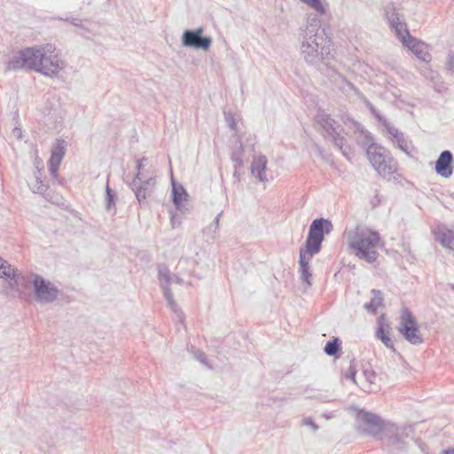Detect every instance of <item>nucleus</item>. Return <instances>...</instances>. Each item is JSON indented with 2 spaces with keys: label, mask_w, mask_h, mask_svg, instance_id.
Here are the masks:
<instances>
[{
  "label": "nucleus",
  "mask_w": 454,
  "mask_h": 454,
  "mask_svg": "<svg viewBox=\"0 0 454 454\" xmlns=\"http://www.w3.org/2000/svg\"><path fill=\"white\" fill-rule=\"evenodd\" d=\"M434 239L445 248L454 249V230L438 225L434 230Z\"/></svg>",
  "instance_id": "nucleus-17"
},
{
  "label": "nucleus",
  "mask_w": 454,
  "mask_h": 454,
  "mask_svg": "<svg viewBox=\"0 0 454 454\" xmlns=\"http://www.w3.org/2000/svg\"><path fill=\"white\" fill-rule=\"evenodd\" d=\"M332 223L324 218L315 219L309 226V234L304 245L300 248L299 272L306 287L312 285V269L310 262L313 256L320 252L324 235L333 231Z\"/></svg>",
  "instance_id": "nucleus-3"
},
{
  "label": "nucleus",
  "mask_w": 454,
  "mask_h": 454,
  "mask_svg": "<svg viewBox=\"0 0 454 454\" xmlns=\"http://www.w3.org/2000/svg\"><path fill=\"white\" fill-rule=\"evenodd\" d=\"M343 237L352 254L368 263L377 261L379 251L384 247L380 233L364 224L346 229Z\"/></svg>",
  "instance_id": "nucleus-1"
},
{
  "label": "nucleus",
  "mask_w": 454,
  "mask_h": 454,
  "mask_svg": "<svg viewBox=\"0 0 454 454\" xmlns=\"http://www.w3.org/2000/svg\"><path fill=\"white\" fill-rule=\"evenodd\" d=\"M316 120L325 129L327 136L333 139L334 145L342 151L343 154L347 155L346 148H344V138L340 136V127L336 126V121L325 112H319Z\"/></svg>",
  "instance_id": "nucleus-11"
},
{
  "label": "nucleus",
  "mask_w": 454,
  "mask_h": 454,
  "mask_svg": "<svg viewBox=\"0 0 454 454\" xmlns=\"http://www.w3.org/2000/svg\"><path fill=\"white\" fill-rule=\"evenodd\" d=\"M340 349V341L338 338H334L333 340H330L325 346V352L328 356H335L337 352Z\"/></svg>",
  "instance_id": "nucleus-27"
},
{
  "label": "nucleus",
  "mask_w": 454,
  "mask_h": 454,
  "mask_svg": "<svg viewBox=\"0 0 454 454\" xmlns=\"http://www.w3.org/2000/svg\"><path fill=\"white\" fill-rule=\"evenodd\" d=\"M60 164L49 161V172L52 179H57L58 170Z\"/></svg>",
  "instance_id": "nucleus-36"
},
{
  "label": "nucleus",
  "mask_w": 454,
  "mask_h": 454,
  "mask_svg": "<svg viewBox=\"0 0 454 454\" xmlns=\"http://www.w3.org/2000/svg\"><path fill=\"white\" fill-rule=\"evenodd\" d=\"M363 374L368 383H370V384L374 383V381L376 380V374L372 370L365 369L364 371Z\"/></svg>",
  "instance_id": "nucleus-35"
},
{
  "label": "nucleus",
  "mask_w": 454,
  "mask_h": 454,
  "mask_svg": "<svg viewBox=\"0 0 454 454\" xmlns=\"http://www.w3.org/2000/svg\"><path fill=\"white\" fill-rule=\"evenodd\" d=\"M35 167H36V168L38 170V175H41L42 174L41 173L42 168H41L40 165L43 164V160L36 156L35 159Z\"/></svg>",
  "instance_id": "nucleus-40"
},
{
  "label": "nucleus",
  "mask_w": 454,
  "mask_h": 454,
  "mask_svg": "<svg viewBox=\"0 0 454 454\" xmlns=\"http://www.w3.org/2000/svg\"><path fill=\"white\" fill-rule=\"evenodd\" d=\"M452 153L450 151L442 152L435 162V171L437 174L442 177L450 176L452 174Z\"/></svg>",
  "instance_id": "nucleus-18"
},
{
  "label": "nucleus",
  "mask_w": 454,
  "mask_h": 454,
  "mask_svg": "<svg viewBox=\"0 0 454 454\" xmlns=\"http://www.w3.org/2000/svg\"><path fill=\"white\" fill-rule=\"evenodd\" d=\"M242 154H243V146L240 145L237 150L233 151L232 155H231V160L235 162L236 168L243 166Z\"/></svg>",
  "instance_id": "nucleus-29"
},
{
  "label": "nucleus",
  "mask_w": 454,
  "mask_h": 454,
  "mask_svg": "<svg viewBox=\"0 0 454 454\" xmlns=\"http://www.w3.org/2000/svg\"><path fill=\"white\" fill-rule=\"evenodd\" d=\"M224 117H225V121H226L229 128L232 130H236L237 129V121H236L234 115L229 112V113L224 114Z\"/></svg>",
  "instance_id": "nucleus-33"
},
{
  "label": "nucleus",
  "mask_w": 454,
  "mask_h": 454,
  "mask_svg": "<svg viewBox=\"0 0 454 454\" xmlns=\"http://www.w3.org/2000/svg\"><path fill=\"white\" fill-rule=\"evenodd\" d=\"M441 454H454V449H452V450H445Z\"/></svg>",
  "instance_id": "nucleus-42"
},
{
  "label": "nucleus",
  "mask_w": 454,
  "mask_h": 454,
  "mask_svg": "<svg viewBox=\"0 0 454 454\" xmlns=\"http://www.w3.org/2000/svg\"><path fill=\"white\" fill-rule=\"evenodd\" d=\"M171 225L173 228H176L177 225H179V223L176 222L175 215L171 216Z\"/></svg>",
  "instance_id": "nucleus-41"
},
{
  "label": "nucleus",
  "mask_w": 454,
  "mask_h": 454,
  "mask_svg": "<svg viewBox=\"0 0 454 454\" xmlns=\"http://www.w3.org/2000/svg\"><path fill=\"white\" fill-rule=\"evenodd\" d=\"M378 325L379 327L376 332V337L380 340L387 348L394 349V341L390 337V326L386 323L384 316L380 317Z\"/></svg>",
  "instance_id": "nucleus-21"
},
{
  "label": "nucleus",
  "mask_w": 454,
  "mask_h": 454,
  "mask_svg": "<svg viewBox=\"0 0 454 454\" xmlns=\"http://www.w3.org/2000/svg\"><path fill=\"white\" fill-rule=\"evenodd\" d=\"M158 273L160 287L163 290V294L165 299L167 300L168 306L177 314L179 320L183 321V315L181 311H179L178 306L176 301L174 300V296L169 288L170 284L174 282L181 283V279L178 277L172 275L168 269L163 265L159 266Z\"/></svg>",
  "instance_id": "nucleus-10"
},
{
  "label": "nucleus",
  "mask_w": 454,
  "mask_h": 454,
  "mask_svg": "<svg viewBox=\"0 0 454 454\" xmlns=\"http://www.w3.org/2000/svg\"><path fill=\"white\" fill-rule=\"evenodd\" d=\"M32 189H33L34 192H37V193L44 195V197L49 201H51L52 203L59 202V196H56V198H53V197H51L48 193H46L48 187L41 179V175H35V184L33 185Z\"/></svg>",
  "instance_id": "nucleus-24"
},
{
  "label": "nucleus",
  "mask_w": 454,
  "mask_h": 454,
  "mask_svg": "<svg viewBox=\"0 0 454 454\" xmlns=\"http://www.w3.org/2000/svg\"><path fill=\"white\" fill-rule=\"evenodd\" d=\"M10 276L4 278L6 280L5 293L12 297H20L25 292L30 280L14 266L11 267Z\"/></svg>",
  "instance_id": "nucleus-12"
},
{
  "label": "nucleus",
  "mask_w": 454,
  "mask_h": 454,
  "mask_svg": "<svg viewBox=\"0 0 454 454\" xmlns=\"http://www.w3.org/2000/svg\"><path fill=\"white\" fill-rule=\"evenodd\" d=\"M173 202L177 209L181 208L182 203L186 200L187 193L182 185L173 183L172 184Z\"/></svg>",
  "instance_id": "nucleus-26"
},
{
  "label": "nucleus",
  "mask_w": 454,
  "mask_h": 454,
  "mask_svg": "<svg viewBox=\"0 0 454 454\" xmlns=\"http://www.w3.org/2000/svg\"><path fill=\"white\" fill-rule=\"evenodd\" d=\"M44 45L29 47L19 51L6 64L7 70L30 69L38 72Z\"/></svg>",
  "instance_id": "nucleus-5"
},
{
  "label": "nucleus",
  "mask_w": 454,
  "mask_h": 454,
  "mask_svg": "<svg viewBox=\"0 0 454 454\" xmlns=\"http://www.w3.org/2000/svg\"><path fill=\"white\" fill-rule=\"evenodd\" d=\"M31 278L34 298L36 302L49 304L57 300L59 290L53 283L37 274L32 275Z\"/></svg>",
  "instance_id": "nucleus-7"
},
{
  "label": "nucleus",
  "mask_w": 454,
  "mask_h": 454,
  "mask_svg": "<svg viewBox=\"0 0 454 454\" xmlns=\"http://www.w3.org/2000/svg\"><path fill=\"white\" fill-rule=\"evenodd\" d=\"M204 28L202 27L195 30H185L182 35L183 45L207 51L212 44V39L210 37L202 36Z\"/></svg>",
  "instance_id": "nucleus-13"
},
{
  "label": "nucleus",
  "mask_w": 454,
  "mask_h": 454,
  "mask_svg": "<svg viewBox=\"0 0 454 454\" xmlns=\"http://www.w3.org/2000/svg\"><path fill=\"white\" fill-rule=\"evenodd\" d=\"M12 266V265L11 263L0 256V278L10 276L9 274Z\"/></svg>",
  "instance_id": "nucleus-31"
},
{
  "label": "nucleus",
  "mask_w": 454,
  "mask_h": 454,
  "mask_svg": "<svg viewBox=\"0 0 454 454\" xmlns=\"http://www.w3.org/2000/svg\"><path fill=\"white\" fill-rule=\"evenodd\" d=\"M66 141L63 139H57L51 148V155L50 162L60 164L64 155L66 154Z\"/></svg>",
  "instance_id": "nucleus-23"
},
{
  "label": "nucleus",
  "mask_w": 454,
  "mask_h": 454,
  "mask_svg": "<svg viewBox=\"0 0 454 454\" xmlns=\"http://www.w3.org/2000/svg\"><path fill=\"white\" fill-rule=\"evenodd\" d=\"M398 331L404 339L412 345H419L423 342L416 318L411 312L403 308L401 311Z\"/></svg>",
  "instance_id": "nucleus-9"
},
{
  "label": "nucleus",
  "mask_w": 454,
  "mask_h": 454,
  "mask_svg": "<svg viewBox=\"0 0 454 454\" xmlns=\"http://www.w3.org/2000/svg\"><path fill=\"white\" fill-rule=\"evenodd\" d=\"M395 141L397 143L398 147L403 151L406 153H409V150L411 147V142L408 141L404 135L403 133L400 134V136L395 139Z\"/></svg>",
  "instance_id": "nucleus-30"
},
{
  "label": "nucleus",
  "mask_w": 454,
  "mask_h": 454,
  "mask_svg": "<svg viewBox=\"0 0 454 454\" xmlns=\"http://www.w3.org/2000/svg\"><path fill=\"white\" fill-rule=\"evenodd\" d=\"M370 109L372 110V112L376 116H378V114H376L375 109H374L372 106H371V107H370Z\"/></svg>",
  "instance_id": "nucleus-44"
},
{
  "label": "nucleus",
  "mask_w": 454,
  "mask_h": 454,
  "mask_svg": "<svg viewBox=\"0 0 454 454\" xmlns=\"http://www.w3.org/2000/svg\"><path fill=\"white\" fill-rule=\"evenodd\" d=\"M343 375L346 379L351 380L354 383H356V368L353 363H350L348 368L343 372Z\"/></svg>",
  "instance_id": "nucleus-32"
},
{
  "label": "nucleus",
  "mask_w": 454,
  "mask_h": 454,
  "mask_svg": "<svg viewBox=\"0 0 454 454\" xmlns=\"http://www.w3.org/2000/svg\"><path fill=\"white\" fill-rule=\"evenodd\" d=\"M398 38L402 41L403 45L405 47L409 48V50H411V52L419 59H420L422 61L429 60L430 54L427 51V46L426 43L411 36L409 32H408V35H403V36H400Z\"/></svg>",
  "instance_id": "nucleus-14"
},
{
  "label": "nucleus",
  "mask_w": 454,
  "mask_h": 454,
  "mask_svg": "<svg viewBox=\"0 0 454 454\" xmlns=\"http://www.w3.org/2000/svg\"><path fill=\"white\" fill-rule=\"evenodd\" d=\"M357 419L363 431L372 436L380 437L384 430L395 429L394 423L384 421L378 415L369 411H360L357 413Z\"/></svg>",
  "instance_id": "nucleus-8"
},
{
  "label": "nucleus",
  "mask_w": 454,
  "mask_h": 454,
  "mask_svg": "<svg viewBox=\"0 0 454 454\" xmlns=\"http://www.w3.org/2000/svg\"><path fill=\"white\" fill-rule=\"evenodd\" d=\"M268 160L262 154L254 156L251 163V173L260 182L266 183L269 178L266 175Z\"/></svg>",
  "instance_id": "nucleus-15"
},
{
  "label": "nucleus",
  "mask_w": 454,
  "mask_h": 454,
  "mask_svg": "<svg viewBox=\"0 0 454 454\" xmlns=\"http://www.w3.org/2000/svg\"><path fill=\"white\" fill-rule=\"evenodd\" d=\"M106 200H105V202H106V209L107 211H111L112 209L114 208V198H115V193L109 187V184L108 182L106 183Z\"/></svg>",
  "instance_id": "nucleus-28"
},
{
  "label": "nucleus",
  "mask_w": 454,
  "mask_h": 454,
  "mask_svg": "<svg viewBox=\"0 0 454 454\" xmlns=\"http://www.w3.org/2000/svg\"><path fill=\"white\" fill-rule=\"evenodd\" d=\"M302 424L304 426L310 427L314 432H316L318 429V426L310 418H305L302 420Z\"/></svg>",
  "instance_id": "nucleus-38"
},
{
  "label": "nucleus",
  "mask_w": 454,
  "mask_h": 454,
  "mask_svg": "<svg viewBox=\"0 0 454 454\" xmlns=\"http://www.w3.org/2000/svg\"><path fill=\"white\" fill-rule=\"evenodd\" d=\"M44 50L38 73L51 78L58 77L60 72L66 68V61L59 53L56 52L54 45L45 44Z\"/></svg>",
  "instance_id": "nucleus-6"
},
{
  "label": "nucleus",
  "mask_w": 454,
  "mask_h": 454,
  "mask_svg": "<svg viewBox=\"0 0 454 454\" xmlns=\"http://www.w3.org/2000/svg\"><path fill=\"white\" fill-rule=\"evenodd\" d=\"M386 127H387V133L391 136V137L394 140L396 139L402 133V132H399V130L396 128H395L394 126H391L389 124L387 125Z\"/></svg>",
  "instance_id": "nucleus-37"
},
{
  "label": "nucleus",
  "mask_w": 454,
  "mask_h": 454,
  "mask_svg": "<svg viewBox=\"0 0 454 454\" xmlns=\"http://www.w3.org/2000/svg\"><path fill=\"white\" fill-rule=\"evenodd\" d=\"M146 161H147V158H145V157L142 158L141 160H137L136 168H137V172L130 184L131 186L137 185V184H140L145 179H147L150 176H154L153 171L151 170L150 168H145Z\"/></svg>",
  "instance_id": "nucleus-22"
},
{
  "label": "nucleus",
  "mask_w": 454,
  "mask_h": 454,
  "mask_svg": "<svg viewBox=\"0 0 454 454\" xmlns=\"http://www.w3.org/2000/svg\"><path fill=\"white\" fill-rule=\"evenodd\" d=\"M385 15L398 37L408 35L406 25L401 21L399 14L395 12L393 5H387L385 8Z\"/></svg>",
  "instance_id": "nucleus-16"
},
{
  "label": "nucleus",
  "mask_w": 454,
  "mask_h": 454,
  "mask_svg": "<svg viewBox=\"0 0 454 454\" xmlns=\"http://www.w3.org/2000/svg\"><path fill=\"white\" fill-rule=\"evenodd\" d=\"M366 153L372 168L381 177L387 180L399 178L398 163L387 149L380 145L372 144L368 146Z\"/></svg>",
  "instance_id": "nucleus-4"
},
{
  "label": "nucleus",
  "mask_w": 454,
  "mask_h": 454,
  "mask_svg": "<svg viewBox=\"0 0 454 454\" xmlns=\"http://www.w3.org/2000/svg\"><path fill=\"white\" fill-rule=\"evenodd\" d=\"M20 133H21V131H20V129H15L13 130V134H14L15 136L20 137Z\"/></svg>",
  "instance_id": "nucleus-43"
},
{
  "label": "nucleus",
  "mask_w": 454,
  "mask_h": 454,
  "mask_svg": "<svg viewBox=\"0 0 454 454\" xmlns=\"http://www.w3.org/2000/svg\"><path fill=\"white\" fill-rule=\"evenodd\" d=\"M299 41L301 56L308 64L318 65L333 56V41L317 24L308 25Z\"/></svg>",
  "instance_id": "nucleus-2"
},
{
  "label": "nucleus",
  "mask_w": 454,
  "mask_h": 454,
  "mask_svg": "<svg viewBox=\"0 0 454 454\" xmlns=\"http://www.w3.org/2000/svg\"><path fill=\"white\" fill-rule=\"evenodd\" d=\"M156 184L155 176H150L147 179H145L140 184H137V185H132L131 188L134 191L137 200L141 203L145 201L154 190Z\"/></svg>",
  "instance_id": "nucleus-19"
},
{
  "label": "nucleus",
  "mask_w": 454,
  "mask_h": 454,
  "mask_svg": "<svg viewBox=\"0 0 454 454\" xmlns=\"http://www.w3.org/2000/svg\"><path fill=\"white\" fill-rule=\"evenodd\" d=\"M195 356H196V358H197L200 362H201V363H203V364H206V356H205V354H204L203 352H198V353H196V354H195Z\"/></svg>",
  "instance_id": "nucleus-39"
},
{
  "label": "nucleus",
  "mask_w": 454,
  "mask_h": 454,
  "mask_svg": "<svg viewBox=\"0 0 454 454\" xmlns=\"http://www.w3.org/2000/svg\"><path fill=\"white\" fill-rule=\"evenodd\" d=\"M372 297L371 301L364 304V309L370 312L374 313L379 308L383 305V295L380 290H372Z\"/></svg>",
  "instance_id": "nucleus-25"
},
{
  "label": "nucleus",
  "mask_w": 454,
  "mask_h": 454,
  "mask_svg": "<svg viewBox=\"0 0 454 454\" xmlns=\"http://www.w3.org/2000/svg\"><path fill=\"white\" fill-rule=\"evenodd\" d=\"M394 430H384L380 438L387 439L390 445L401 449L404 445V437L407 436V434H404L405 428L399 427L395 424H394Z\"/></svg>",
  "instance_id": "nucleus-20"
},
{
  "label": "nucleus",
  "mask_w": 454,
  "mask_h": 454,
  "mask_svg": "<svg viewBox=\"0 0 454 454\" xmlns=\"http://www.w3.org/2000/svg\"><path fill=\"white\" fill-rule=\"evenodd\" d=\"M446 68L454 73V52L453 51H450L448 53V56H447V60H446Z\"/></svg>",
  "instance_id": "nucleus-34"
}]
</instances>
